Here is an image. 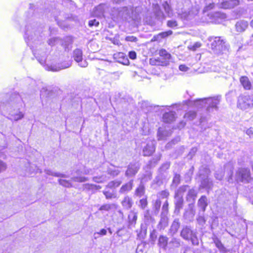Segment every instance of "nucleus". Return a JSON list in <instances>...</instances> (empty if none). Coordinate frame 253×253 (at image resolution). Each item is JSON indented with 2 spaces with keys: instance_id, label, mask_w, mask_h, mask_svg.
Wrapping results in <instances>:
<instances>
[{
  "instance_id": "1",
  "label": "nucleus",
  "mask_w": 253,
  "mask_h": 253,
  "mask_svg": "<svg viewBox=\"0 0 253 253\" xmlns=\"http://www.w3.org/2000/svg\"><path fill=\"white\" fill-rule=\"evenodd\" d=\"M24 106L22 95L15 93L11 95L9 102L0 104V110L3 115L8 114V118L11 121H18L24 116V114L20 111Z\"/></svg>"
},
{
  "instance_id": "2",
  "label": "nucleus",
  "mask_w": 253,
  "mask_h": 253,
  "mask_svg": "<svg viewBox=\"0 0 253 253\" xmlns=\"http://www.w3.org/2000/svg\"><path fill=\"white\" fill-rule=\"evenodd\" d=\"M37 25L38 24L33 19H30L26 21L24 26V39L28 45L32 48L34 45L31 43L35 42L37 40H39L41 28Z\"/></svg>"
},
{
  "instance_id": "3",
  "label": "nucleus",
  "mask_w": 253,
  "mask_h": 253,
  "mask_svg": "<svg viewBox=\"0 0 253 253\" xmlns=\"http://www.w3.org/2000/svg\"><path fill=\"white\" fill-rule=\"evenodd\" d=\"M171 5L181 19L188 20L192 17L191 4L189 0H173Z\"/></svg>"
},
{
  "instance_id": "4",
  "label": "nucleus",
  "mask_w": 253,
  "mask_h": 253,
  "mask_svg": "<svg viewBox=\"0 0 253 253\" xmlns=\"http://www.w3.org/2000/svg\"><path fill=\"white\" fill-rule=\"evenodd\" d=\"M220 97L204 98L197 99L193 101H190L191 104L197 108L207 107V110L209 112H212L217 111V105L220 102Z\"/></svg>"
},
{
  "instance_id": "5",
  "label": "nucleus",
  "mask_w": 253,
  "mask_h": 253,
  "mask_svg": "<svg viewBox=\"0 0 253 253\" xmlns=\"http://www.w3.org/2000/svg\"><path fill=\"white\" fill-rule=\"evenodd\" d=\"M211 42V48L214 53L219 55L228 50L229 45L221 37H211L209 38Z\"/></svg>"
},
{
  "instance_id": "6",
  "label": "nucleus",
  "mask_w": 253,
  "mask_h": 253,
  "mask_svg": "<svg viewBox=\"0 0 253 253\" xmlns=\"http://www.w3.org/2000/svg\"><path fill=\"white\" fill-rule=\"evenodd\" d=\"M131 13V9L126 6L120 8L114 7L111 10V16L114 21L119 22L130 18Z\"/></svg>"
},
{
  "instance_id": "7",
  "label": "nucleus",
  "mask_w": 253,
  "mask_h": 253,
  "mask_svg": "<svg viewBox=\"0 0 253 253\" xmlns=\"http://www.w3.org/2000/svg\"><path fill=\"white\" fill-rule=\"evenodd\" d=\"M237 107L242 110L253 108V94H241L238 97Z\"/></svg>"
},
{
  "instance_id": "8",
  "label": "nucleus",
  "mask_w": 253,
  "mask_h": 253,
  "mask_svg": "<svg viewBox=\"0 0 253 253\" xmlns=\"http://www.w3.org/2000/svg\"><path fill=\"white\" fill-rule=\"evenodd\" d=\"M159 57L155 60H150V63L155 65L166 66L169 64L171 55L165 49L159 50Z\"/></svg>"
},
{
  "instance_id": "9",
  "label": "nucleus",
  "mask_w": 253,
  "mask_h": 253,
  "mask_svg": "<svg viewBox=\"0 0 253 253\" xmlns=\"http://www.w3.org/2000/svg\"><path fill=\"white\" fill-rule=\"evenodd\" d=\"M181 237L185 240H191L193 245H199V240L196 233L194 232L191 227L186 226L183 228L180 233Z\"/></svg>"
},
{
  "instance_id": "10",
  "label": "nucleus",
  "mask_w": 253,
  "mask_h": 253,
  "mask_svg": "<svg viewBox=\"0 0 253 253\" xmlns=\"http://www.w3.org/2000/svg\"><path fill=\"white\" fill-rule=\"evenodd\" d=\"M250 178V170L249 169L242 168L237 170L235 174V179L237 181L249 182Z\"/></svg>"
},
{
  "instance_id": "11",
  "label": "nucleus",
  "mask_w": 253,
  "mask_h": 253,
  "mask_svg": "<svg viewBox=\"0 0 253 253\" xmlns=\"http://www.w3.org/2000/svg\"><path fill=\"white\" fill-rule=\"evenodd\" d=\"M41 31L40 32V34L39 35V40H37L34 43H31L32 45H34V47H31V49H32L33 53L35 56V57L37 59L39 62L41 64H43L45 63L46 59V53L45 52H42L41 54L40 53V51L39 49H34L35 47H36L35 44H38L39 42L41 43V42H40L42 40V36L41 35Z\"/></svg>"
},
{
  "instance_id": "12",
  "label": "nucleus",
  "mask_w": 253,
  "mask_h": 253,
  "mask_svg": "<svg viewBox=\"0 0 253 253\" xmlns=\"http://www.w3.org/2000/svg\"><path fill=\"white\" fill-rule=\"evenodd\" d=\"M142 153L144 156H150L155 151V141L151 139H148L143 143Z\"/></svg>"
},
{
  "instance_id": "13",
  "label": "nucleus",
  "mask_w": 253,
  "mask_h": 253,
  "mask_svg": "<svg viewBox=\"0 0 253 253\" xmlns=\"http://www.w3.org/2000/svg\"><path fill=\"white\" fill-rule=\"evenodd\" d=\"M83 51L80 48H76L74 50L72 53V58L78 63L81 67L84 68L87 66L88 63L85 60H83Z\"/></svg>"
},
{
  "instance_id": "14",
  "label": "nucleus",
  "mask_w": 253,
  "mask_h": 253,
  "mask_svg": "<svg viewBox=\"0 0 253 253\" xmlns=\"http://www.w3.org/2000/svg\"><path fill=\"white\" fill-rule=\"evenodd\" d=\"M140 168V165L138 162L130 163L127 166L125 175L128 177L134 176L138 172Z\"/></svg>"
},
{
  "instance_id": "15",
  "label": "nucleus",
  "mask_w": 253,
  "mask_h": 253,
  "mask_svg": "<svg viewBox=\"0 0 253 253\" xmlns=\"http://www.w3.org/2000/svg\"><path fill=\"white\" fill-rule=\"evenodd\" d=\"M109 10V5L106 3H101L95 7L92 11V15L97 17L104 16L105 12Z\"/></svg>"
},
{
  "instance_id": "16",
  "label": "nucleus",
  "mask_w": 253,
  "mask_h": 253,
  "mask_svg": "<svg viewBox=\"0 0 253 253\" xmlns=\"http://www.w3.org/2000/svg\"><path fill=\"white\" fill-rule=\"evenodd\" d=\"M170 167V163H164L159 169V177L160 180L166 178L168 176L167 170Z\"/></svg>"
},
{
  "instance_id": "17",
  "label": "nucleus",
  "mask_w": 253,
  "mask_h": 253,
  "mask_svg": "<svg viewBox=\"0 0 253 253\" xmlns=\"http://www.w3.org/2000/svg\"><path fill=\"white\" fill-rule=\"evenodd\" d=\"M239 3V0H222L219 4V7L224 9H229L237 6Z\"/></svg>"
},
{
  "instance_id": "18",
  "label": "nucleus",
  "mask_w": 253,
  "mask_h": 253,
  "mask_svg": "<svg viewBox=\"0 0 253 253\" xmlns=\"http://www.w3.org/2000/svg\"><path fill=\"white\" fill-rule=\"evenodd\" d=\"M195 214L194 205L193 203L189 204L188 209L185 210L183 215L184 218L188 220H191L193 218Z\"/></svg>"
},
{
  "instance_id": "19",
  "label": "nucleus",
  "mask_w": 253,
  "mask_h": 253,
  "mask_svg": "<svg viewBox=\"0 0 253 253\" xmlns=\"http://www.w3.org/2000/svg\"><path fill=\"white\" fill-rule=\"evenodd\" d=\"M240 82L244 89L253 90V82L251 83L247 76L241 77Z\"/></svg>"
},
{
  "instance_id": "20",
  "label": "nucleus",
  "mask_w": 253,
  "mask_h": 253,
  "mask_svg": "<svg viewBox=\"0 0 253 253\" xmlns=\"http://www.w3.org/2000/svg\"><path fill=\"white\" fill-rule=\"evenodd\" d=\"M209 16H210L211 21L215 23H219L222 19L225 18V14L220 12L211 13Z\"/></svg>"
},
{
  "instance_id": "21",
  "label": "nucleus",
  "mask_w": 253,
  "mask_h": 253,
  "mask_svg": "<svg viewBox=\"0 0 253 253\" xmlns=\"http://www.w3.org/2000/svg\"><path fill=\"white\" fill-rule=\"evenodd\" d=\"M174 205L175 210L174 212L178 214L179 213L180 211L182 209L183 206V199L181 196L177 197L174 196Z\"/></svg>"
},
{
  "instance_id": "22",
  "label": "nucleus",
  "mask_w": 253,
  "mask_h": 253,
  "mask_svg": "<svg viewBox=\"0 0 253 253\" xmlns=\"http://www.w3.org/2000/svg\"><path fill=\"white\" fill-rule=\"evenodd\" d=\"M103 193L107 199H112L117 198V191L115 189H110L106 187L105 189L103 191Z\"/></svg>"
},
{
  "instance_id": "23",
  "label": "nucleus",
  "mask_w": 253,
  "mask_h": 253,
  "mask_svg": "<svg viewBox=\"0 0 253 253\" xmlns=\"http://www.w3.org/2000/svg\"><path fill=\"white\" fill-rule=\"evenodd\" d=\"M176 113L173 111L165 113L163 116V120L166 123H171L175 120Z\"/></svg>"
},
{
  "instance_id": "24",
  "label": "nucleus",
  "mask_w": 253,
  "mask_h": 253,
  "mask_svg": "<svg viewBox=\"0 0 253 253\" xmlns=\"http://www.w3.org/2000/svg\"><path fill=\"white\" fill-rule=\"evenodd\" d=\"M133 186V180H130L127 183L123 185L121 187L119 192L121 194H124L130 191Z\"/></svg>"
},
{
  "instance_id": "25",
  "label": "nucleus",
  "mask_w": 253,
  "mask_h": 253,
  "mask_svg": "<svg viewBox=\"0 0 253 253\" xmlns=\"http://www.w3.org/2000/svg\"><path fill=\"white\" fill-rule=\"evenodd\" d=\"M72 65V61L69 60L67 62L62 63L58 67L51 66L48 67V70L52 71H58L62 69L70 67Z\"/></svg>"
},
{
  "instance_id": "26",
  "label": "nucleus",
  "mask_w": 253,
  "mask_h": 253,
  "mask_svg": "<svg viewBox=\"0 0 253 253\" xmlns=\"http://www.w3.org/2000/svg\"><path fill=\"white\" fill-rule=\"evenodd\" d=\"M248 26V22L245 20H240L238 21L235 27L238 32H243L246 30Z\"/></svg>"
},
{
  "instance_id": "27",
  "label": "nucleus",
  "mask_w": 253,
  "mask_h": 253,
  "mask_svg": "<svg viewBox=\"0 0 253 253\" xmlns=\"http://www.w3.org/2000/svg\"><path fill=\"white\" fill-rule=\"evenodd\" d=\"M169 203L168 201H166L162 207V211L161 212V219L159 224H162L163 222L166 221V215L168 212Z\"/></svg>"
},
{
  "instance_id": "28",
  "label": "nucleus",
  "mask_w": 253,
  "mask_h": 253,
  "mask_svg": "<svg viewBox=\"0 0 253 253\" xmlns=\"http://www.w3.org/2000/svg\"><path fill=\"white\" fill-rule=\"evenodd\" d=\"M114 57L118 62L123 64H126L128 62L127 57L123 52L114 54Z\"/></svg>"
},
{
  "instance_id": "29",
  "label": "nucleus",
  "mask_w": 253,
  "mask_h": 253,
  "mask_svg": "<svg viewBox=\"0 0 253 253\" xmlns=\"http://www.w3.org/2000/svg\"><path fill=\"white\" fill-rule=\"evenodd\" d=\"M170 132L159 127L157 132L158 139L159 140L165 139L167 137L170 136Z\"/></svg>"
},
{
  "instance_id": "30",
  "label": "nucleus",
  "mask_w": 253,
  "mask_h": 253,
  "mask_svg": "<svg viewBox=\"0 0 253 253\" xmlns=\"http://www.w3.org/2000/svg\"><path fill=\"white\" fill-rule=\"evenodd\" d=\"M197 192L194 189H189L186 196V200L194 204L197 197Z\"/></svg>"
},
{
  "instance_id": "31",
  "label": "nucleus",
  "mask_w": 253,
  "mask_h": 253,
  "mask_svg": "<svg viewBox=\"0 0 253 253\" xmlns=\"http://www.w3.org/2000/svg\"><path fill=\"white\" fill-rule=\"evenodd\" d=\"M225 170H228V174L229 175V177L228 181L229 182H232V176H233V170L234 169V166L232 163L229 162L226 164L224 167Z\"/></svg>"
},
{
  "instance_id": "32",
  "label": "nucleus",
  "mask_w": 253,
  "mask_h": 253,
  "mask_svg": "<svg viewBox=\"0 0 253 253\" xmlns=\"http://www.w3.org/2000/svg\"><path fill=\"white\" fill-rule=\"evenodd\" d=\"M168 243V238L166 236L161 235L158 240V246L164 250H166Z\"/></svg>"
},
{
  "instance_id": "33",
  "label": "nucleus",
  "mask_w": 253,
  "mask_h": 253,
  "mask_svg": "<svg viewBox=\"0 0 253 253\" xmlns=\"http://www.w3.org/2000/svg\"><path fill=\"white\" fill-rule=\"evenodd\" d=\"M213 183L212 180L208 177L202 179L201 181V187L203 188L209 190L211 189Z\"/></svg>"
},
{
  "instance_id": "34",
  "label": "nucleus",
  "mask_w": 253,
  "mask_h": 253,
  "mask_svg": "<svg viewBox=\"0 0 253 253\" xmlns=\"http://www.w3.org/2000/svg\"><path fill=\"white\" fill-rule=\"evenodd\" d=\"M133 202L131 198L128 196H126L124 197V199L122 202V205L124 208L126 210L130 209L132 206Z\"/></svg>"
},
{
  "instance_id": "35",
  "label": "nucleus",
  "mask_w": 253,
  "mask_h": 253,
  "mask_svg": "<svg viewBox=\"0 0 253 253\" xmlns=\"http://www.w3.org/2000/svg\"><path fill=\"white\" fill-rule=\"evenodd\" d=\"M198 207L204 212L208 206L207 198L205 196H202L198 202Z\"/></svg>"
},
{
  "instance_id": "36",
  "label": "nucleus",
  "mask_w": 253,
  "mask_h": 253,
  "mask_svg": "<svg viewBox=\"0 0 253 253\" xmlns=\"http://www.w3.org/2000/svg\"><path fill=\"white\" fill-rule=\"evenodd\" d=\"M137 218V213L132 211H130L128 216L129 226H133L136 223Z\"/></svg>"
},
{
  "instance_id": "37",
  "label": "nucleus",
  "mask_w": 253,
  "mask_h": 253,
  "mask_svg": "<svg viewBox=\"0 0 253 253\" xmlns=\"http://www.w3.org/2000/svg\"><path fill=\"white\" fill-rule=\"evenodd\" d=\"M180 225L179 219H175L171 225L170 230V232L173 234H175L178 230Z\"/></svg>"
},
{
  "instance_id": "38",
  "label": "nucleus",
  "mask_w": 253,
  "mask_h": 253,
  "mask_svg": "<svg viewBox=\"0 0 253 253\" xmlns=\"http://www.w3.org/2000/svg\"><path fill=\"white\" fill-rule=\"evenodd\" d=\"M189 188V187L188 185H183L180 187L175 192V196L179 197L180 196L183 197L184 193L188 191Z\"/></svg>"
},
{
  "instance_id": "39",
  "label": "nucleus",
  "mask_w": 253,
  "mask_h": 253,
  "mask_svg": "<svg viewBox=\"0 0 253 253\" xmlns=\"http://www.w3.org/2000/svg\"><path fill=\"white\" fill-rule=\"evenodd\" d=\"M145 189L144 185L141 183L135 191V195L141 197L145 194Z\"/></svg>"
},
{
  "instance_id": "40",
  "label": "nucleus",
  "mask_w": 253,
  "mask_h": 253,
  "mask_svg": "<svg viewBox=\"0 0 253 253\" xmlns=\"http://www.w3.org/2000/svg\"><path fill=\"white\" fill-rule=\"evenodd\" d=\"M161 206V201L160 199H157L155 202H153V209L155 214L157 215L158 214Z\"/></svg>"
},
{
  "instance_id": "41",
  "label": "nucleus",
  "mask_w": 253,
  "mask_h": 253,
  "mask_svg": "<svg viewBox=\"0 0 253 253\" xmlns=\"http://www.w3.org/2000/svg\"><path fill=\"white\" fill-rule=\"evenodd\" d=\"M172 34V32L171 30H169L166 32H163L159 33L156 36H155L154 38L155 40H158L163 38H166L169 36L171 35Z\"/></svg>"
},
{
  "instance_id": "42",
  "label": "nucleus",
  "mask_w": 253,
  "mask_h": 253,
  "mask_svg": "<svg viewBox=\"0 0 253 253\" xmlns=\"http://www.w3.org/2000/svg\"><path fill=\"white\" fill-rule=\"evenodd\" d=\"M163 6L168 16L169 17H172L173 15L172 10L171 6L169 5L168 2L166 1L164 3Z\"/></svg>"
},
{
  "instance_id": "43",
  "label": "nucleus",
  "mask_w": 253,
  "mask_h": 253,
  "mask_svg": "<svg viewBox=\"0 0 253 253\" xmlns=\"http://www.w3.org/2000/svg\"><path fill=\"white\" fill-rule=\"evenodd\" d=\"M53 2L56 3V6L58 7L60 5L67 6L68 4H71L73 3V1L70 0H53Z\"/></svg>"
},
{
  "instance_id": "44",
  "label": "nucleus",
  "mask_w": 253,
  "mask_h": 253,
  "mask_svg": "<svg viewBox=\"0 0 253 253\" xmlns=\"http://www.w3.org/2000/svg\"><path fill=\"white\" fill-rule=\"evenodd\" d=\"M214 243L216 247L220 251H223L225 250V248L223 245L222 244L220 240L216 236H214L212 238Z\"/></svg>"
},
{
  "instance_id": "45",
  "label": "nucleus",
  "mask_w": 253,
  "mask_h": 253,
  "mask_svg": "<svg viewBox=\"0 0 253 253\" xmlns=\"http://www.w3.org/2000/svg\"><path fill=\"white\" fill-rule=\"evenodd\" d=\"M116 205L115 204H108L101 206L99 209V211H109L111 209H116Z\"/></svg>"
},
{
  "instance_id": "46",
  "label": "nucleus",
  "mask_w": 253,
  "mask_h": 253,
  "mask_svg": "<svg viewBox=\"0 0 253 253\" xmlns=\"http://www.w3.org/2000/svg\"><path fill=\"white\" fill-rule=\"evenodd\" d=\"M121 183L122 181L119 180L112 181L108 183L106 187L110 189H115L116 187L119 186Z\"/></svg>"
},
{
  "instance_id": "47",
  "label": "nucleus",
  "mask_w": 253,
  "mask_h": 253,
  "mask_svg": "<svg viewBox=\"0 0 253 253\" xmlns=\"http://www.w3.org/2000/svg\"><path fill=\"white\" fill-rule=\"evenodd\" d=\"M45 172L47 175H52L56 177H66L65 174L58 173V172H55L53 171H52L50 169H45Z\"/></svg>"
},
{
  "instance_id": "48",
  "label": "nucleus",
  "mask_w": 253,
  "mask_h": 253,
  "mask_svg": "<svg viewBox=\"0 0 253 253\" xmlns=\"http://www.w3.org/2000/svg\"><path fill=\"white\" fill-rule=\"evenodd\" d=\"M196 116V113L194 111H190L187 112L185 115L184 118L189 120H193Z\"/></svg>"
},
{
  "instance_id": "49",
  "label": "nucleus",
  "mask_w": 253,
  "mask_h": 253,
  "mask_svg": "<svg viewBox=\"0 0 253 253\" xmlns=\"http://www.w3.org/2000/svg\"><path fill=\"white\" fill-rule=\"evenodd\" d=\"M170 244H172L174 248H178L181 246V241L179 239L173 238L170 241Z\"/></svg>"
},
{
  "instance_id": "50",
  "label": "nucleus",
  "mask_w": 253,
  "mask_h": 253,
  "mask_svg": "<svg viewBox=\"0 0 253 253\" xmlns=\"http://www.w3.org/2000/svg\"><path fill=\"white\" fill-rule=\"evenodd\" d=\"M161 157V155H159L158 156H155L152 160L149 161V165L150 167H155L156 165L158 163V162L160 160Z\"/></svg>"
},
{
  "instance_id": "51",
  "label": "nucleus",
  "mask_w": 253,
  "mask_h": 253,
  "mask_svg": "<svg viewBox=\"0 0 253 253\" xmlns=\"http://www.w3.org/2000/svg\"><path fill=\"white\" fill-rule=\"evenodd\" d=\"M72 180L75 182H83L87 181L88 178L84 176H74L72 178Z\"/></svg>"
},
{
  "instance_id": "52",
  "label": "nucleus",
  "mask_w": 253,
  "mask_h": 253,
  "mask_svg": "<svg viewBox=\"0 0 253 253\" xmlns=\"http://www.w3.org/2000/svg\"><path fill=\"white\" fill-rule=\"evenodd\" d=\"M148 202L147 201L146 197L143 198L139 200V207L144 210L146 208V207L147 206Z\"/></svg>"
},
{
  "instance_id": "53",
  "label": "nucleus",
  "mask_w": 253,
  "mask_h": 253,
  "mask_svg": "<svg viewBox=\"0 0 253 253\" xmlns=\"http://www.w3.org/2000/svg\"><path fill=\"white\" fill-rule=\"evenodd\" d=\"M169 196V193L167 190L162 191L157 194V196L158 197V199H160V198H162V199L167 198Z\"/></svg>"
},
{
  "instance_id": "54",
  "label": "nucleus",
  "mask_w": 253,
  "mask_h": 253,
  "mask_svg": "<svg viewBox=\"0 0 253 253\" xmlns=\"http://www.w3.org/2000/svg\"><path fill=\"white\" fill-rule=\"evenodd\" d=\"M120 173V170L118 169H112L111 168H109L108 169V173L111 175L113 176H116L119 174Z\"/></svg>"
},
{
  "instance_id": "55",
  "label": "nucleus",
  "mask_w": 253,
  "mask_h": 253,
  "mask_svg": "<svg viewBox=\"0 0 253 253\" xmlns=\"http://www.w3.org/2000/svg\"><path fill=\"white\" fill-rule=\"evenodd\" d=\"M58 181L60 185L64 187H69L71 186V183L69 181L60 179H59Z\"/></svg>"
},
{
  "instance_id": "56",
  "label": "nucleus",
  "mask_w": 253,
  "mask_h": 253,
  "mask_svg": "<svg viewBox=\"0 0 253 253\" xmlns=\"http://www.w3.org/2000/svg\"><path fill=\"white\" fill-rule=\"evenodd\" d=\"M99 24V22L95 19L90 20L88 21V26L90 27H92L93 26L98 27Z\"/></svg>"
},
{
  "instance_id": "57",
  "label": "nucleus",
  "mask_w": 253,
  "mask_h": 253,
  "mask_svg": "<svg viewBox=\"0 0 253 253\" xmlns=\"http://www.w3.org/2000/svg\"><path fill=\"white\" fill-rule=\"evenodd\" d=\"M180 181V176L179 174H175L173 178V183L177 185Z\"/></svg>"
},
{
  "instance_id": "58",
  "label": "nucleus",
  "mask_w": 253,
  "mask_h": 253,
  "mask_svg": "<svg viewBox=\"0 0 253 253\" xmlns=\"http://www.w3.org/2000/svg\"><path fill=\"white\" fill-rule=\"evenodd\" d=\"M58 40L59 39L57 38H52L48 41V43L50 46H53L56 44Z\"/></svg>"
},
{
  "instance_id": "59",
  "label": "nucleus",
  "mask_w": 253,
  "mask_h": 253,
  "mask_svg": "<svg viewBox=\"0 0 253 253\" xmlns=\"http://www.w3.org/2000/svg\"><path fill=\"white\" fill-rule=\"evenodd\" d=\"M167 25L169 27L174 28L177 26V23L175 20H169L167 22Z\"/></svg>"
},
{
  "instance_id": "60",
  "label": "nucleus",
  "mask_w": 253,
  "mask_h": 253,
  "mask_svg": "<svg viewBox=\"0 0 253 253\" xmlns=\"http://www.w3.org/2000/svg\"><path fill=\"white\" fill-rule=\"evenodd\" d=\"M93 180L94 182L97 183H102L105 181V178L102 176H96L93 178Z\"/></svg>"
},
{
  "instance_id": "61",
  "label": "nucleus",
  "mask_w": 253,
  "mask_h": 253,
  "mask_svg": "<svg viewBox=\"0 0 253 253\" xmlns=\"http://www.w3.org/2000/svg\"><path fill=\"white\" fill-rule=\"evenodd\" d=\"M201 44L199 42H195L193 45H192L189 48L195 51L196 49L201 47Z\"/></svg>"
},
{
  "instance_id": "62",
  "label": "nucleus",
  "mask_w": 253,
  "mask_h": 253,
  "mask_svg": "<svg viewBox=\"0 0 253 253\" xmlns=\"http://www.w3.org/2000/svg\"><path fill=\"white\" fill-rule=\"evenodd\" d=\"M125 39L127 42H136L137 41V38L132 36H127Z\"/></svg>"
},
{
  "instance_id": "63",
  "label": "nucleus",
  "mask_w": 253,
  "mask_h": 253,
  "mask_svg": "<svg viewBox=\"0 0 253 253\" xmlns=\"http://www.w3.org/2000/svg\"><path fill=\"white\" fill-rule=\"evenodd\" d=\"M224 174L222 172H218L216 171L215 173V177L216 179L221 180L223 177Z\"/></svg>"
},
{
  "instance_id": "64",
  "label": "nucleus",
  "mask_w": 253,
  "mask_h": 253,
  "mask_svg": "<svg viewBox=\"0 0 253 253\" xmlns=\"http://www.w3.org/2000/svg\"><path fill=\"white\" fill-rule=\"evenodd\" d=\"M6 168V164L3 161L0 160V172L5 170Z\"/></svg>"
}]
</instances>
